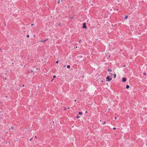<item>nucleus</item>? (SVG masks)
<instances>
[{
    "label": "nucleus",
    "mask_w": 147,
    "mask_h": 147,
    "mask_svg": "<svg viewBox=\"0 0 147 147\" xmlns=\"http://www.w3.org/2000/svg\"><path fill=\"white\" fill-rule=\"evenodd\" d=\"M107 81H110L112 80V78L109 76H108L106 78Z\"/></svg>",
    "instance_id": "1"
},
{
    "label": "nucleus",
    "mask_w": 147,
    "mask_h": 147,
    "mask_svg": "<svg viewBox=\"0 0 147 147\" xmlns=\"http://www.w3.org/2000/svg\"><path fill=\"white\" fill-rule=\"evenodd\" d=\"M82 27L84 29H86L87 28L86 26V23H84L83 24V26H82Z\"/></svg>",
    "instance_id": "2"
},
{
    "label": "nucleus",
    "mask_w": 147,
    "mask_h": 147,
    "mask_svg": "<svg viewBox=\"0 0 147 147\" xmlns=\"http://www.w3.org/2000/svg\"><path fill=\"white\" fill-rule=\"evenodd\" d=\"M122 81L123 82H125L126 81V78H123L122 79Z\"/></svg>",
    "instance_id": "3"
},
{
    "label": "nucleus",
    "mask_w": 147,
    "mask_h": 147,
    "mask_svg": "<svg viewBox=\"0 0 147 147\" xmlns=\"http://www.w3.org/2000/svg\"><path fill=\"white\" fill-rule=\"evenodd\" d=\"M48 39H47L46 40H40V41H39L40 42H46L47 40H48Z\"/></svg>",
    "instance_id": "4"
},
{
    "label": "nucleus",
    "mask_w": 147,
    "mask_h": 147,
    "mask_svg": "<svg viewBox=\"0 0 147 147\" xmlns=\"http://www.w3.org/2000/svg\"><path fill=\"white\" fill-rule=\"evenodd\" d=\"M129 85H126V88L127 89H128L129 88Z\"/></svg>",
    "instance_id": "5"
},
{
    "label": "nucleus",
    "mask_w": 147,
    "mask_h": 147,
    "mask_svg": "<svg viewBox=\"0 0 147 147\" xmlns=\"http://www.w3.org/2000/svg\"><path fill=\"white\" fill-rule=\"evenodd\" d=\"M107 71H109V72H111V71H112V70L111 69H108Z\"/></svg>",
    "instance_id": "6"
},
{
    "label": "nucleus",
    "mask_w": 147,
    "mask_h": 147,
    "mask_svg": "<svg viewBox=\"0 0 147 147\" xmlns=\"http://www.w3.org/2000/svg\"><path fill=\"white\" fill-rule=\"evenodd\" d=\"M82 112H79V114L80 115H82Z\"/></svg>",
    "instance_id": "7"
},
{
    "label": "nucleus",
    "mask_w": 147,
    "mask_h": 147,
    "mask_svg": "<svg viewBox=\"0 0 147 147\" xmlns=\"http://www.w3.org/2000/svg\"><path fill=\"white\" fill-rule=\"evenodd\" d=\"M70 66L69 65H67V68L69 69L70 68Z\"/></svg>",
    "instance_id": "8"
},
{
    "label": "nucleus",
    "mask_w": 147,
    "mask_h": 147,
    "mask_svg": "<svg viewBox=\"0 0 147 147\" xmlns=\"http://www.w3.org/2000/svg\"><path fill=\"white\" fill-rule=\"evenodd\" d=\"M13 128H14L13 127V126H12L10 128H9V129H10H10H13Z\"/></svg>",
    "instance_id": "9"
},
{
    "label": "nucleus",
    "mask_w": 147,
    "mask_h": 147,
    "mask_svg": "<svg viewBox=\"0 0 147 147\" xmlns=\"http://www.w3.org/2000/svg\"><path fill=\"white\" fill-rule=\"evenodd\" d=\"M128 18V16H125V19H127Z\"/></svg>",
    "instance_id": "10"
},
{
    "label": "nucleus",
    "mask_w": 147,
    "mask_h": 147,
    "mask_svg": "<svg viewBox=\"0 0 147 147\" xmlns=\"http://www.w3.org/2000/svg\"><path fill=\"white\" fill-rule=\"evenodd\" d=\"M113 76H114V78H115L116 77V74H114Z\"/></svg>",
    "instance_id": "11"
},
{
    "label": "nucleus",
    "mask_w": 147,
    "mask_h": 147,
    "mask_svg": "<svg viewBox=\"0 0 147 147\" xmlns=\"http://www.w3.org/2000/svg\"><path fill=\"white\" fill-rule=\"evenodd\" d=\"M80 116H78H78H77V119H78V118H80Z\"/></svg>",
    "instance_id": "12"
},
{
    "label": "nucleus",
    "mask_w": 147,
    "mask_h": 147,
    "mask_svg": "<svg viewBox=\"0 0 147 147\" xmlns=\"http://www.w3.org/2000/svg\"><path fill=\"white\" fill-rule=\"evenodd\" d=\"M26 37L28 38H29V35L28 34H27L26 35Z\"/></svg>",
    "instance_id": "13"
},
{
    "label": "nucleus",
    "mask_w": 147,
    "mask_h": 147,
    "mask_svg": "<svg viewBox=\"0 0 147 147\" xmlns=\"http://www.w3.org/2000/svg\"><path fill=\"white\" fill-rule=\"evenodd\" d=\"M60 0H59L58 1V2H57V3L58 4H59L60 3Z\"/></svg>",
    "instance_id": "14"
},
{
    "label": "nucleus",
    "mask_w": 147,
    "mask_h": 147,
    "mask_svg": "<svg viewBox=\"0 0 147 147\" xmlns=\"http://www.w3.org/2000/svg\"><path fill=\"white\" fill-rule=\"evenodd\" d=\"M81 40H79V43H81Z\"/></svg>",
    "instance_id": "15"
},
{
    "label": "nucleus",
    "mask_w": 147,
    "mask_h": 147,
    "mask_svg": "<svg viewBox=\"0 0 147 147\" xmlns=\"http://www.w3.org/2000/svg\"><path fill=\"white\" fill-rule=\"evenodd\" d=\"M32 138H31L30 140V141H32Z\"/></svg>",
    "instance_id": "16"
},
{
    "label": "nucleus",
    "mask_w": 147,
    "mask_h": 147,
    "mask_svg": "<svg viewBox=\"0 0 147 147\" xmlns=\"http://www.w3.org/2000/svg\"><path fill=\"white\" fill-rule=\"evenodd\" d=\"M146 73H144L143 74V75H146Z\"/></svg>",
    "instance_id": "17"
},
{
    "label": "nucleus",
    "mask_w": 147,
    "mask_h": 147,
    "mask_svg": "<svg viewBox=\"0 0 147 147\" xmlns=\"http://www.w3.org/2000/svg\"><path fill=\"white\" fill-rule=\"evenodd\" d=\"M116 129V128L115 127H114L113 128V129L114 130V129Z\"/></svg>",
    "instance_id": "18"
},
{
    "label": "nucleus",
    "mask_w": 147,
    "mask_h": 147,
    "mask_svg": "<svg viewBox=\"0 0 147 147\" xmlns=\"http://www.w3.org/2000/svg\"><path fill=\"white\" fill-rule=\"evenodd\" d=\"M53 77L54 78H55L56 77V76L55 75L53 76Z\"/></svg>",
    "instance_id": "19"
},
{
    "label": "nucleus",
    "mask_w": 147,
    "mask_h": 147,
    "mask_svg": "<svg viewBox=\"0 0 147 147\" xmlns=\"http://www.w3.org/2000/svg\"><path fill=\"white\" fill-rule=\"evenodd\" d=\"M58 62H59V61H57L56 62V63H58Z\"/></svg>",
    "instance_id": "20"
},
{
    "label": "nucleus",
    "mask_w": 147,
    "mask_h": 147,
    "mask_svg": "<svg viewBox=\"0 0 147 147\" xmlns=\"http://www.w3.org/2000/svg\"><path fill=\"white\" fill-rule=\"evenodd\" d=\"M105 123H106V122L105 121L104 122V123H103V125H105Z\"/></svg>",
    "instance_id": "21"
},
{
    "label": "nucleus",
    "mask_w": 147,
    "mask_h": 147,
    "mask_svg": "<svg viewBox=\"0 0 147 147\" xmlns=\"http://www.w3.org/2000/svg\"><path fill=\"white\" fill-rule=\"evenodd\" d=\"M33 72V70H31V71H30V72H31V73H32V72Z\"/></svg>",
    "instance_id": "22"
},
{
    "label": "nucleus",
    "mask_w": 147,
    "mask_h": 147,
    "mask_svg": "<svg viewBox=\"0 0 147 147\" xmlns=\"http://www.w3.org/2000/svg\"><path fill=\"white\" fill-rule=\"evenodd\" d=\"M33 25H34V24H31V26H33Z\"/></svg>",
    "instance_id": "23"
},
{
    "label": "nucleus",
    "mask_w": 147,
    "mask_h": 147,
    "mask_svg": "<svg viewBox=\"0 0 147 147\" xmlns=\"http://www.w3.org/2000/svg\"><path fill=\"white\" fill-rule=\"evenodd\" d=\"M110 74H111V76H112V75H113V74H111V73H110Z\"/></svg>",
    "instance_id": "24"
},
{
    "label": "nucleus",
    "mask_w": 147,
    "mask_h": 147,
    "mask_svg": "<svg viewBox=\"0 0 147 147\" xmlns=\"http://www.w3.org/2000/svg\"><path fill=\"white\" fill-rule=\"evenodd\" d=\"M24 85H22V87H24Z\"/></svg>",
    "instance_id": "25"
},
{
    "label": "nucleus",
    "mask_w": 147,
    "mask_h": 147,
    "mask_svg": "<svg viewBox=\"0 0 147 147\" xmlns=\"http://www.w3.org/2000/svg\"><path fill=\"white\" fill-rule=\"evenodd\" d=\"M87 112H88L87 111H86V112H85V113H87Z\"/></svg>",
    "instance_id": "26"
},
{
    "label": "nucleus",
    "mask_w": 147,
    "mask_h": 147,
    "mask_svg": "<svg viewBox=\"0 0 147 147\" xmlns=\"http://www.w3.org/2000/svg\"><path fill=\"white\" fill-rule=\"evenodd\" d=\"M115 119H117L116 117H115Z\"/></svg>",
    "instance_id": "27"
},
{
    "label": "nucleus",
    "mask_w": 147,
    "mask_h": 147,
    "mask_svg": "<svg viewBox=\"0 0 147 147\" xmlns=\"http://www.w3.org/2000/svg\"><path fill=\"white\" fill-rule=\"evenodd\" d=\"M66 109V108H65L64 109V110H65Z\"/></svg>",
    "instance_id": "28"
},
{
    "label": "nucleus",
    "mask_w": 147,
    "mask_h": 147,
    "mask_svg": "<svg viewBox=\"0 0 147 147\" xmlns=\"http://www.w3.org/2000/svg\"><path fill=\"white\" fill-rule=\"evenodd\" d=\"M35 138H37V137H36V136H35Z\"/></svg>",
    "instance_id": "29"
},
{
    "label": "nucleus",
    "mask_w": 147,
    "mask_h": 147,
    "mask_svg": "<svg viewBox=\"0 0 147 147\" xmlns=\"http://www.w3.org/2000/svg\"><path fill=\"white\" fill-rule=\"evenodd\" d=\"M110 10H111V11H112V9H110Z\"/></svg>",
    "instance_id": "30"
},
{
    "label": "nucleus",
    "mask_w": 147,
    "mask_h": 147,
    "mask_svg": "<svg viewBox=\"0 0 147 147\" xmlns=\"http://www.w3.org/2000/svg\"><path fill=\"white\" fill-rule=\"evenodd\" d=\"M117 11H118V9H117Z\"/></svg>",
    "instance_id": "31"
},
{
    "label": "nucleus",
    "mask_w": 147,
    "mask_h": 147,
    "mask_svg": "<svg viewBox=\"0 0 147 147\" xmlns=\"http://www.w3.org/2000/svg\"><path fill=\"white\" fill-rule=\"evenodd\" d=\"M76 100H74V101H75V102H76Z\"/></svg>",
    "instance_id": "32"
},
{
    "label": "nucleus",
    "mask_w": 147,
    "mask_h": 147,
    "mask_svg": "<svg viewBox=\"0 0 147 147\" xmlns=\"http://www.w3.org/2000/svg\"><path fill=\"white\" fill-rule=\"evenodd\" d=\"M59 25L60 26H61V24H60V23L59 24Z\"/></svg>",
    "instance_id": "33"
},
{
    "label": "nucleus",
    "mask_w": 147,
    "mask_h": 147,
    "mask_svg": "<svg viewBox=\"0 0 147 147\" xmlns=\"http://www.w3.org/2000/svg\"><path fill=\"white\" fill-rule=\"evenodd\" d=\"M114 10H115V9L114 8Z\"/></svg>",
    "instance_id": "34"
},
{
    "label": "nucleus",
    "mask_w": 147,
    "mask_h": 147,
    "mask_svg": "<svg viewBox=\"0 0 147 147\" xmlns=\"http://www.w3.org/2000/svg\"><path fill=\"white\" fill-rule=\"evenodd\" d=\"M63 1V0H62V1H61V2H62Z\"/></svg>",
    "instance_id": "35"
},
{
    "label": "nucleus",
    "mask_w": 147,
    "mask_h": 147,
    "mask_svg": "<svg viewBox=\"0 0 147 147\" xmlns=\"http://www.w3.org/2000/svg\"><path fill=\"white\" fill-rule=\"evenodd\" d=\"M63 1V0H62V1H61V2H62Z\"/></svg>",
    "instance_id": "36"
},
{
    "label": "nucleus",
    "mask_w": 147,
    "mask_h": 147,
    "mask_svg": "<svg viewBox=\"0 0 147 147\" xmlns=\"http://www.w3.org/2000/svg\"><path fill=\"white\" fill-rule=\"evenodd\" d=\"M68 109H69V108H68Z\"/></svg>",
    "instance_id": "37"
}]
</instances>
